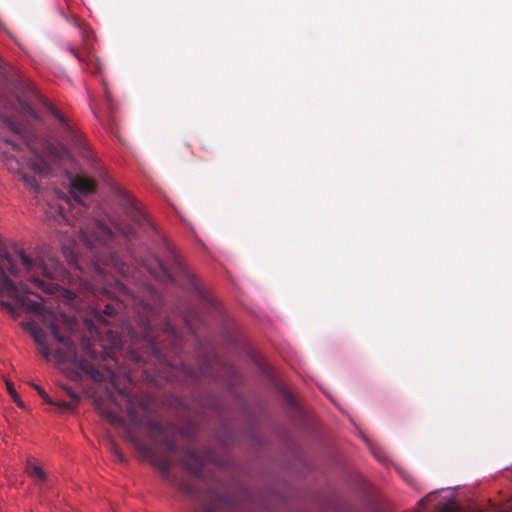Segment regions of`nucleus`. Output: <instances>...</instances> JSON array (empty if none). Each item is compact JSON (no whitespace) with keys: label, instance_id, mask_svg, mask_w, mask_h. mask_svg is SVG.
Here are the masks:
<instances>
[{"label":"nucleus","instance_id":"nucleus-2","mask_svg":"<svg viewBox=\"0 0 512 512\" xmlns=\"http://www.w3.org/2000/svg\"><path fill=\"white\" fill-rule=\"evenodd\" d=\"M147 429L150 439L154 442H158L160 437H164L165 449L161 454L151 453L148 446L134 435L130 436L131 442L141 453L151 457L152 464L159 470L165 481L190 497L198 498L201 494V490L196 485L188 481L179 480L177 476L171 472L172 457H177L184 469L193 474L197 479L204 481L203 467L206 463L215 461L214 452L209 448H204L200 452L191 449H179L173 439L165 435L164 427L160 422L154 420L148 421Z\"/></svg>","mask_w":512,"mask_h":512},{"label":"nucleus","instance_id":"nucleus-20","mask_svg":"<svg viewBox=\"0 0 512 512\" xmlns=\"http://www.w3.org/2000/svg\"><path fill=\"white\" fill-rule=\"evenodd\" d=\"M0 306L3 310H5L7 313H9L13 318L16 319L19 317L18 310L10 302L1 300Z\"/></svg>","mask_w":512,"mask_h":512},{"label":"nucleus","instance_id":"nucleus-21","mask_svg":"<svg viewBox=\"0 0 512 512\" xmlns=\"http://www.w3.org/2000/svg\"><path fill=\"white\" fill-rule=\"evenodd\" d=\"M6 386H7V390H8V393L10 394V396L12 397L13 401L19 406V407H23V403L20 399V396L18 395V393L16 392L14 386H13V383L11 382H6Z\"/></svg>","mask_w":512,"mask_h":512},{"label":"nucleus","instance_id":"nucleus-8","mask_svg":"<svg viewBox=\"0 0 512 512\" xmlns=\"http://www.w3.org/2000/svg\"><path fill=\"white\" fill-rule=\"evenodd\" d=\"M203 512H251L247 511V505H240L227 496L218 494L209 488L207 501L202 504Z\"/></svg>","mask_w":512,"mask_h":512},{"label":"nucleus","instance_id":"nucleus-32","mask_svg":"<svg viewBox=\"0 0 512 512\" xmlns=\"http://www.w3.org/2000/svg\"><path fill=\"white\" fill-rule=\"evenodd\" d=\"M31 169L33 171H35L36 173H42L44 171L43 164H39V163H32Z\"/></svg>","mask_w":512,"mask_h":512},{"label":"nucleus","instance_id":"nucleus-27","mask_svg":"<svg viewBox=\"0 0 512 512\" xmlns=\"http://www.w3.org/2000/svg\"><path fill=\"white\" fill-rule=\"evenodd\" d=\"M67 50L73 54V56H75L79 61H84V57L83 55L81 54V52L79 51V49L75 48L74 46L72 45H69L67 47Z\"/></svg>","mask_w":512,"mask_h":512},{"label":"nucleus","instance_id":"nucleus-5","mask_svg":"<svg viewBox=\"0 0 512 512\" xmlns=\"http://www.w3.org/2000/svg\"><path fill=\"white\" fill-rule=\"evenodd\" d=\"M6 271L13 276L19 275V269L13 259L6 252L0 253V295L6 294L14 298L21 306L31 312L40 313L43 306L40 302L28 298L27 294H33L26 284L14 283Z\"/></svg>","mask_w":512,"mask_h":512},{"label":"nucleus","instance_id":"nucleus-13","mask_svg":"<svg viewBox=\"0 0 512 512\" xmlns=\"http://www.w3.org/2000/svg\"><path fill=\"white\" fill-rule=\"evenodd\" d=\"M26 473L29 477L34 480L45 482L47 480V475L44 470L35 463L28 462L26 465Z\"/></svg>","mask_w":512,"mask_h":512},{"label":"nucleus","instance_id":"nucleus-40","mask_svg":"<svg viewBox=\"0 0 512 512\" xmlns=\"http://www.w3.org/2000/svg\"><path fill=\"white\" fill-rule=\"evenodd\" d=\"M63 211H64V209H63L62 207H60V208H59V214H60L62 217H64V215H63Z\"/></svg>","mask_w":512,"mask_h":512},{"label":"nucleus","instance_id":"nucleus-1","mask_svg":"<svg viewBox=\"0 0 512 512\" xmlns=\"http://www.w3.org/2000/svg\"><path fill=\"white\" fill-rule=\"evenodd\" d=\"M115 290L116 294L113 295L108 290H103L102 293L108 302L104 304L103 309L101 307L95 309L93 314L97 324L107 326L109 322L104 319L103 314L112 317L119 312L133 311L143 344L141 347L133 348L127 352L126 358L128 361L136 365L144 364L149 360L154 365L159 364L175 368L179 366L180 372L191 383L199 381L201 377L218 379V375L214 372L215 363L210 361L199 364L197 369L190 367L183 361L179 363L170 361L157 340V333L154 328V318L162 301L160 295L153 287L146 285L136 295L126 285L117 282Z\"/></svg>","mask_w":512,"mask_h":512},{"label":"nucleus","instance_id":"nucleus-12","mask_svg":"<svg viewBox=\"0 0 512 512\" xmlns=\"http://www.w3.org/2000/svg\"><path fill=\"white\" fill-rule=\"evenodd\" d=\"M22 325H23L24 329L29 332V334L33 338L34 342L38 346L46 343V341H45L46 335L42 329L36 327L31 322H26V323H23Z\"/></svg>","mask_w":512,"mask_h":512},{"label":"nucleus","instance_id":"nucleus-17","mask_svg":"<svg viewBox=\"0 0 512 512\" xmlns=\"http://www.w3.org/2000/svg\"><path fill=\"white\" fill-rule=\"evenodd\" d=\"M20 179L31 189H33L35 192H39L40 187L37 183V179L35 176L27 175L26 173L22 172L20 173Z\"/></svg>","mask_w":512,"mask_h":512},{"label":"nucleus","instance_id":"nucleus-22","mask_svg":"<svg viewBox=\"0 0 512 512\" xmlns=\"http://www.w3.org/2000/svg\"><path fill=\"white\" fill-rule=\"evenodd\" d=\"M109 446H110V451L111 453L113 454V456L119 461V462H124L125 461V456L124 454L120 451L119 447L117 446L116 442L111 440L110 443H109Z\"/></svg>","mask_w":512,"mask_h":512},{"label":"nucleus","instance_id":"nucleus-10","mask_svg":"<svg viewBox=\"0 0 512 512\" xmlns=\"http://www.w3.org/2000/svg\"><path fill=\"white\" fill-rule=\"evenodd\" d=\"M147 269L155 278L162 281H174L176 274L186 273L184 266L175 255H173L172 268H168L161 261L156 259L152 265L147 267Z\"/></svg>","mask_w":512,"mask_h":512},{"label":"nucleus","instance_id":"nucleus-26","mask_svg":"<svg viewBox=\"0 0 512 512\" xmlns=\"http://www.w3.org/2000/svg\"><path fill=\"white\" fill-rule=\"evenodd\" d=\"M39 352L43 358H45L46 360H50L51 350L46 343L39 345Z\"/></svg>","mask_w":512,"mask_h":512},{"label":"nucleus","instance_id":"nucleus-16","mask_svg":"<svg viewBox=\"0 0 512 512\" xmlns=\"http://www.w3.org/2000/svg\"><path fill=\"white\" fill-rule=\"evenodd\" d=\"M7 169L12 173H17L20 176L22 173L21 164L14 156H6Z\"/></svg>","mask_w":512,"mask_h":512},{"label":"nucleus","instance_id":"nucleus-7","mask_svg":"<svg viewBox=\"0 0 512 512\" xmlns=\"http://www.w3.org/2000/svg\"><path fill=\"white\" fill-rule=\"evenodd\" d=\"M48 111L58 121L63 141L72 146L82 158L87 161L93 160V153L84 136L67 121L65 116L57 108L49 105Z\"/></svg>","mask_w":512,"mask_h":512},{"label":"nucleus","instance_id":"nucleus-6","mask_svg":"<svg viewBox=\"0 0 512 512\" xmlns=\"http://www.w3.org/2000/svg\"><path fill=\"white\" fill-rule=\"evenodd\" d=\"M48 327L53 337L66 348V352H63L61 349L56 352L61 360L73 361L81 371L89 375L95 382H102L104 380V374L91 361L77 359L74 342L70 337L60 332L59 326L54 321L50 322Z\"/></svg>","mask_w":512,"mask_h":512},{"label":"nucleus","instance_id":"nucleus-41","mask_svg":"<svg viewBox=\"0 0 512 512\" xmlns=\"http://www.w3.org/2000/svg\"><path fill=\"white\" fill-rule=\"evenodd\" d=\"M14 149H17V145L14 143H11Z\"/></svg>","mask_w":512,"mask_h":512},{"label":"nucleus","instance_id":"nucleus-38","mask_svg":"<svg viewBox=\"0 0 512 512\" xmlns=\"http://www.w3.org/2000/svg\"><path fill=\"white\" fill-rule=\"evenodd\" d=\"M108 374H109V376L111 378V382L113 383V385H115V377H116L115 373L112 372L111 370H108Z\"/></svg>","mask_w":512,"mask_h":512},{"label":"nucleus","instance_id":"nucleus-19","mask_svg":"<svg viewBox=\"0 0 512 512\" xmlns=\"http://www.w3.org/2000/svg\"><path fill=\"white\" fill-rule=\"evenodd\" d=\"M101 414L111 423V424H122L123 420L116 413L102 409Z\"/></svg>","mask_w":512,"mask_h":512},{"label":"nucleus","instance_id":"nucleus-3","mask_svg":"<svg viewBox=\"0 0 512 512\" xmlns=\"http://www.w3.org/2000/svg\"><path fill=\"white\" fill-rule=\"evenodd\" d=\"M17 255L24 266L30 272L38 270L44 279L35 275L30 277L31 283L38 289L52 294L58 288L57 284L47 282V280H61L66 276V270L46 247L39 248L34 258L27 255L22 249L17 250Z\"/></svg>","mask_w":512,"mask_h":512},{"label":"nucleus","instance_id":"nucleus-24","mask_svg":"<svg viewBox=\"0 0 512 512\" xmlns=\"http://www.w3.org/2000/svg\"><path fill=\"white\" fill-rule=\"evenodd\" d=\"M165 334H167V337L171 338L172 341L174 342V344H177L178 343V338H177V334H176V331L174 330L173 327H171L168 323L166 324V328H165Z\"/></svg>","mask_w":512,"mask_h":512},{"label":"nucleus","instance_id":"nucleus-25","mask_svg":"<svg viewBox=\"0 0 512 512\" xmlns=\"http://www.w3.org/2000/svg\"><path fill=\"white\" fill-rule=\"evenodd\" d=\"M33 387L37 390L40 397L47 403L53 404V400L50 398V396L38 385H33Z\"/></svg>","mask_w":512,"mask_h":512},{"label":"nucleus","instance_id":"nucleus-35","mask_svg":"<svg viewBox=\"0 0 512 512\" xmlns=\"http://www.w3.org/2000/svg\"><path fill=\"white\" fill-rule=\"evenodd\" d=\"M223 369L225 372H227L233 376H236V370L232 366L225 365V366H223Z\"/></svg>","mask_w":512,"mask_h":512},{"label":"nucleus","instance_id":"nucleus-30","mask_svg":"<svg viewBox=\"0 0 512 512\" xmlns=\"http://www.w3.org/2000/svg\"><path fill=\"white\" fill-rule=\"evenodd\" d=\"M433 495L434 493H429L428 495H426L424 498H422L421 500L418 501V506L422 509H425V507L427 506L428 502H430L433 498Z\"/></svg>","mask_w":512,"mask_h":512},{"label":"nucleus","instance_id":"nucleus-23","mask_svg":"<svg viewBox=\"0 0 512 512\" xmlns=\"http://www.w3.org/2000/svg\"><path fill=\"white\" fill-rule=\"evenodd\" d=\"M19 104L21 106L22 111L32 117H36L35 111L33 107L26 101L19 100Z\"/></svg>","mask_w":512,"mask_h":512},{"label":"nucleus","instance_id":"nucleus-18","mask_svg":"<svg viewBox=\"0 0 512 512\" xmlns=\"http://www.w3.org/2000/svg\"><path fill=\"white\" fill-rule=\"evenodd\" d=\"M436 512H459V507L456 502L450 500L439 505Z\"/></svg>","mask_w":512,"mask_h":512},{"label":"nucleus","instance_id":"nucleus-36","mask_svg":"<svg viewBox=\"0 0 512 512\" xmlns=\"http://www.w3.org/2000/svg\"><path fill=\"white\" fill-rule=\"evenodd\" d=\"M105 98H106L108 107L111 108L110 92L108 91L107 88H105Z\"/></svg>","mask_w":512,"mask_h":512},{"label":"nucleus","instance_id":"nucleus-15","mask_svg":"<svg viewBox=\"0 0 512 512\" xmlns=\"http://www.w3.org/2000/svg\"><path fill=\"white\" fill-rule=\"evenodd\" d=\"M64 389L67 392V394L73 399L74 402H66V401L54 402L53 401L52 405H55V406H57L63 410H66V411H72L75 408L76 404L79 402L80 397L76 392H74L70 388H64Z\"/></svg>","mask_w":512,"mask_h":512},{"label":"nucleus","instance_id":"nucleus-31","mask_svg":"<svg viewBox=\"0 0 512 512\" xmlns=\"http://www.w3.org/2000/svg\"><path fill=\"white\" fill-rule=\"evenodd\" d=\"M109 335H110V338H111V345L112 347L114 348H118L120 346V339L118 338V336L116 334H114L113 331L109 330L108 331Z\"/></svg>","mask_w":512,"mask_h":512},{"label":"nucleus","instance_id":"nucleus-29","mask_svg":"<svg viewBox=\"0 0 512 512\" xmlns=\"http://www.w3.org/2000/svg\"><path fill=\"white\" fill-rule=\"evenodd\" d=\"M402 477L403 479L408 483L410 484L411 486H413L415 489H420L419 486H418V483L414 480V478L408 474V473H403L402 474Z\"/></svg>","mask_w":512,"mask_h":512},{"label":"nucleus","instance_id":"nucleus-11","mask_svg":"<svg viewBox=\"0 0 512 512\" xmlns=\"http://www.w3.org/2000/svg\"><path fill=\"white\" fill-rule=\"evenodd\" d=\"M123 208L126 215L133 221L137 226L144 227L150 226V223L145 216V214L139 209L135 200L129 196L125 195L123 197Z\"/></svg>","mask_w":512,"mask_h":512},{"label":"nucleus","instance_id":"nucleus-28","mask_svg":"<svg viewBox=\"0 0 512 512\" xmlns=\"http://www.w3.org/2000/svg\"><path fill=\"white\" fill-rule=\"evenodd\" d=\"M114 228H115L116 232L122 234L126 238L131 237V231L129 229H126L125 227H123V226H121L119 224H115Z\"/></svg>","mask_w":512,"mask_h":512},{"label":"nucleus","instance_id":"nucleus-14","mask_svg":"<svg viewBox=\"0 0 512 512\" xmlns=\"http://www.w3.org/2000/svg\"><path fill=\"white\" fill-rule=\"evenodd\" d=\"M66 20L68 23H70L71 25L77 27L79 29V32H80V35L82 37V40L84 42H87L89 37H90V30L89 28L85 25L84 22H82L77 16L73 15L71 17H66Z\"/></svg>","mask_w":512,"mask_h":512},{"label":"nucleus","instance_id":"nucleus-33","mask_svg":"<svg viewBox=\"0 0 512 512\" xmlns=\"http://www.w3.org/2000/svg\"><path fill=\"white\" fill-rule=\"evenodd\" d=\"M83 349L92 357V358H95L96 357V353L94 351H91L90 350V344L89 342H85L83 343Z\"/></svg>","mask_w":512,"mask_h":512},{"label":"nucleus","instance_id":"nucleus-4","mask_svg":"<svg viewBox=\"0 0 512 512\" xmlns=\"http://www.w3.org/2000/svg\"><path fill=\"white\" fill-rule=\"evenodd\" d=\"M116 233L106 224L94 220L91 229H80V241L93 254L97 262L117 265V258L111 243L115 240Z\"/></svg>","mask_w":512,"mask_h":512},{"label":"nucleus","instance_id":"nucleus-37","mask_svg":"<svg viewBox=\"0 0 512 512\" xmlns=\"http://www.w3.org/2000/svg\"><path fill=\"white\" fill-rule=\"evenodd\" d=\"M130 418H131V421H132L135 425H138V424H139V423H138L137 416H136L133 412H131V413H130Z\"/></svg>","mask_w":512,"mask_h":512},{"label":"nucleus","instance_id":"nucleus-39","mask_svg":"<svg viewBox=\"0 0 512 512\" xmlns=\"http://www.w3.org/2000/svg\"><path fill=\"white\" fill-rule=\"evenodd\" d=\"M130 333H131V337H132L133 340H134V338L138 337L137 336V332H135L134 330H131Z\"/></svg>","mask_w":512,"mask_h":512},{"label":"nucleus","instance_id":"nucleus-9","mask_svg":"<svg viewBox=\"0 0 512 512\" xmlns=\"http://www.w3.org/2000/svg\"><path fill=\"white\" fill-rule=\"evenodd\" d=\"M71 186L72 190L70 191V196L66 197V202L69 206H72V201L79 205V212H81L82 209L85 208V205L81 199V197L77 194L80 193L82 195H88L94 192L95 190V183L93 180L82 177V176H75L71 180Z\"/></svg>","mask_w":512,"mask_h":512},{"label":"nucleus","instance_id":"nucleus-34","mask_svg":"<svg viewBox=\"0 0 512 512\" xmlns=\"http://www.w3.org/2000/svg\"><path fill=\"white\" fill-rule=\"evenodd\" d=\"M284 397L291 406L295 405L293 396L288 391H284Z\"/></svg>","mask_w":512,"mask_h":512}]
</instances>
